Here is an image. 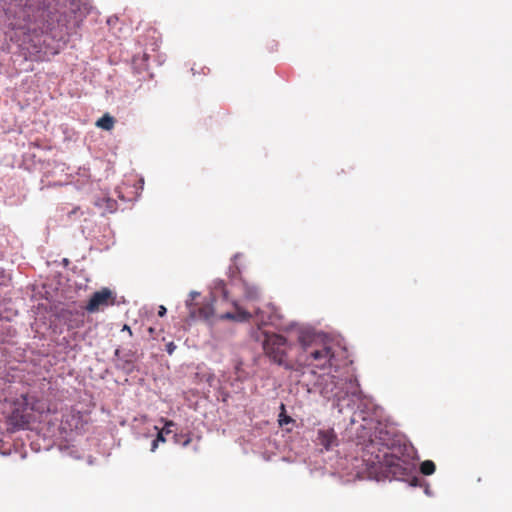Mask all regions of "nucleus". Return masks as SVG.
I'll list each match as a JSON object with an SVG mask.
<instances>
[{
    "label": "nucleus",
    "mask_w": 512,
    "mask_h": 512,
    "mask_svg": "<svg viewBox=\"0 0 512 512\" xmlns=\"http://www.w3.org/2000/svg\"><path fill=\"white\" fill-rule=\"evenodd\" d=\"M166 312H167L166 308H165L163 305H161V306L159 307V310H158V315H159L160 317H163V316L166 314Z\"/></svg>",
    "instance_id": "f3484780"
},
{
    "label": "nucleus",
    "mask_w": 512,
    "mask_h": 512,
    "mask_svg": "<svg viewBox=\"0 0 512 512\" xmlns=\"http://www.w3.org/2000/svg\"><path fill=\"white\" fill-rule=\"evenodd\" d=\"M285 412H286L285 405L281 404V413L279 414V419H278L280 426H283V425L293 422V419L290 416L286 415Z\"/></svg>",
    "instance_id": "2eb2a0df"
},
{
    "label": "nucleus",
    "mask_w": 512,
    "mask_h": 512,
    "mask_svg": "<svg viewBox=\"0 0 512 512\" xmlns=\"http://www.w3.org/2000/svg\"><path fill=\"white\" fill-rule=\"evenodd\" d=\"M114 124H115V119L108 113L104 114L101 118H99L96 121V126L98 128H101V129L107 130V131L113 129Z\"/></svg>",
    "instance_id": "ddd939ff"
},
{
    "label": "nucleus",
    "mask_w": 512,
    "mask_h": 512,
    "mask_svg": "<svg viewBox=\"0 0 512 512\" xmlns=\"http://www.w3.org/2000/svg\"><path fill=\"white\" fill-rule=\"evenodd\" d=\"M183 437H184L185 439L182 441L181 445H182L183 447H187V446L191 443V441H192L191 435H190V434H187V435H183Z\"/></svg>",
    "instance_id": "dca6fc26"
},
{
    "label": "nucleus",
    "mask_w": 512,
    "mask_h": 512,
    "mask_svg": "<svg viewBox=\"0 0 512 512\" xmlns=\"http://www.w3.org/2000/svg\"><path fill=\"white\" fill-rule=\"evenodd\" d=\"M316 441L327 451L338 445L337 434L332 428L318 430Z\"/></svg>",
    "instance_id": "0eeeda50"
},
{
    "label": "nucleus",
    "mask_w": 512,
    "mask_h": 512,
    "mask_svg": "<svg viewBox=\"0 0 512 512\" xmlns=\"http://www.w3.org/2000/svg\"><path fill=\"white\" fill-rule=\"evenodd\" d=\"M164 423V427L161 430H158L156 438L152 441L151 451L154 452L159 443H164L166 441L165 435H168L172 432L171 427L175 426V423L171 420H166L164 418L161 419Z\"/></svg>",
    "instance_id": "1a4fd4ad"
},
{
    "label": "nucleus",
    "mask_w": 512,
    "mask_h": 512,
    "mask_svg": "<svg viewBox=\"0 0 512 512\" xmlns=\"http://www.w3.org/2000/svg\"><path fill=\"white\" fill-rule=\"evenodd\" d=\"M235 307V312H226L219 316L221 320H232L236 322H247L252 318V314L242 307H240L236 302L233 303Z\"/></svg>",
    "instance_id": "6e6552de"
},
{
    "label": "nucleus",
    "mask_w": 512,
    "mask_h": 512,
    "mask_svg": "<svg viewBox=\"0 0 512 512\" xmlns=\"http://www.w3.org/2000/svg\"><path fill=\"white\" fill-rule=\"evenodd\" d=\"M367 462H371V467L375 469V472H379L385 477L400 479L411 470L410 462L396 453L384 452L382 455H377L375 461L367 460Z\"/></svg>",
    "instance_id": "f03ea898"
},
{
    "label": "nucleus",
    "mask_w": 512,
    "mask_h": 512,
    "mask_svg": "<svg viewBox=\"0 0 512 512\" xmlns=\"http://www.w3.org/2000/svg\"><path fill=\"white\" fill-rule=\"evenodd\" d=\"M436 470L435 463L431 460H425L420 465V471L424 475H432Z\"/></svg>",
    "instance_id": "4468645a"
},
{
    "label": "nucleus",
    "mask_w": 512,
    "mask_h": 512,
    "mask_svg": "<svg viewBox=\"0 0 512 512\" xmlns=\"http://www.w3.org/2000/svg\"><path fill=\"white\" fill-rule=\"evenodd\" d=\"M174 438H175L176 443L181 444L182 443L181 438H183V435L175 434Z\"/></svg>",
    "instance_id": "6ab92c4d"
},
{
    "label": "nucleus",
    "mask_w": 512,
    "mask_h": 512,
    "mask_svg": "<svg viewBox=\"0 0 512 512\" xmlns=\"http://www.w3.org/2000/svg\"><path fill=\"white\" fill-rule=\"evenodd\" d=\"M10 420L15 427L24 428L30 423V415L15 409L10 416Z\"/></svg>",
    "instance_id": "9b49d317"
},
{
    "label": "nucleus",
    "mask_w": 512,
    "mask_h": 512,
    "mask_svg": "<svg viewBox=\"0 0 512 512\" xmlns=\"http://www.w3.org/2000/svg\"><path fill=\"white\" fill-rule=\"evenodd\" d=\"M259 312H260V309H259V308H257V309L255 310V314H256V315H258V313H259Z\"/></svg>",
    "instance_id": "412c9836"
},
{
    "label": "nucleus",
    "mask_w": 512,
    "mask_h": 512,
    "mask_svg": "<svg viewBox=\"0 0 512 512\" xmlns=\"http://www.w3.org/2000/svg\"><path fill=\"white\" fill-rule=\"evenodd\" d=\"M174 349H175V345L172 342L167 345V352L169 354H172Z\"/></svg>",
    "instance_id": "a211bd4d"
},
{
    "label": "nucleus",
    "mask_w": 512,
    "mask_h": 512,
    "mask_svg": "<svg viewBox=\"0 0 512 512\" xmlns=\"http://www.w3.org/2000/svg\"><path fill=\"white\" fill-rule=\"evenodd\" d=\"M115 302V297L113 296V293L108 288H102L100 291H96L88 301L87 305L85 306V309L89 313H95L99 310L103 309L104 307H108L110 305H113Z\"/></svg>",
    "instance_id": "39448f33"
},
{
    "label": "nucleus",
    "mask_w": 512,
    "mask_h": 512,
    "mask_svg": "<svg viewBox=\"0 0 512 512\" xmlns=\"http://www.w3.org/2000/svg\"><path fill=\"white\" fill-rule=\"evenodd\" d=\"M124 328H125V331L130 330V328L128 327V325H125V326H124Z\"/></svg>",
    "instance_id": "4be33fe9"
},
{
    "label": "nucleus",
    "mask_w": 512,
    "mask_h": 512,
    "mask_svg": "<svg viewBox=\"0 0 512 512\" xmlns=\"http://www.w3.org/2000/svg\"><path fill=\"white\" fill-rule=\"evenodd\" d=\"M263 335L264 340L262 346L265 355L272 362L289 368L290 364L287 360V354L290 349V345L287 339L284 336L276 333L263 332Z\"/></svg>",
    "instance_id": "7ed1b4c3"
},
{
    "label": "nucleus",
    "mask_w": 512,
    "mask_h": 512,
    "mask_svg": "<svg viewBox=\"0 0 512 512\" xmlns=\"http://www.w3.org/2000/svg\"><path fill=\"white\" fill-rule=\"evenodd\" d=\"M23 400H24L25 404H28V402H27V396H23Z\"/></svg>",
    "instance_id": "aec40b11"
},
{
    "label": "nucleus",
    "mask_w": 512,
    "mask_h": 512,
    "mask_svg": "<svg viewBox=\"0 0 512 512\" xmlns=\"http://www.w3.org/2000/svg\"><path fill=\"white\" fill-rule=\"evenodd\" d=\"M299 340L302 347L299 362L321 370L340 367L338 354L332 347L317 342L310 335H302Z\"/></svg>",
    "instance_id": "f257e3e1"
},
{
    "label": "nucleus",
    "mask_w": 512,
    "mask_h": 512,
    "mask_svg": "<svg viewBox=\"0 0 512 512\" xmlns=\"http://www.w3.org/2000/svg\"><path fill=\"white\" fill-rule=\"evenodd\" d=\"M335 377L333 375H330V373L321 375L318 380V385L323 386L321 393L325 396L329 397L330 395H336L335 392Z\"/></svg>",
    "instance_id": "9d476101"
},
{
    "label": "nucleus",
    "mask_w": 512,
    "mask_h": 512,
    "mask_svg": "<svg viewBox=\"0 0 512 512\" xmlns=\"http://www.w3.org/2000/svg\"><path fill=\"white\" fill-rule=\"evenodd\" d=\"M200 294L197 292L190 293V299L186 301V306L189 309V315L192 319H203L208 320L214 313V309L211 303H203L200 307L196 308L193 304V300Z\"/></svg>",
    "instance_id": "423d86ee"
},
{
    "label": "nucleus",
    "mask_w": 512,
    "mask_h": 512,
    "mask_svg": "<svg viewBox=\"0 0 512 512\" xmlns=\"http://www.w3.org/2000/svg\"><path fill=\"white\" fill-rule=\"evenodd\" d=\"M3 10L9 19L13 18L15 20L11 23L14 27L26 28V24L30 22L29 8L22 3V0H12L10 3L4 2Z\"/></svg>",
    "instance_id": "20e7f679"
},
{
    "label": "nucleus",
    "mask_w": 512,
    "mask_h": 512,
    "mask_svg": "<svg viewBox=\"0 0 512 512\" xmlns=\"http://www.w3.org/2000/svg\"><path fill=\"white\" fill-rule=\"evenodd\" d=\"M243 294L244 298L249 301H256L260 298L259 288L247 282L243 283Z\"/></svg>",
    "instance_id": "f8f14e48"
},
{
    "label": "nucleus",
    "mask_w": 512,
    "mask_h": 512,
    "mask_svg": "<svg viewBox=\"0 0 512 512\" xmlns=\"http://www.w3.org/2000/svg\"><path fill=\"white\" fill-rule=\"evenodd\" d=\"M124 328H125V331L130 330V328L128 327V325H125V326H124Z\"/></svg>",
    "instance_id": "5701e85b"
}]
</instances>
